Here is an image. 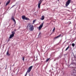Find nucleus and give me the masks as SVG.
Returning a JSON list of instances; mask_svg holds the SVG:
<instances>
[{
    "label": "nucleus",
    "mask_w": 76,
    "mask_h": 76,
    "mask_svg": "<svg viewBox=\"0 0 76 76\" xmlns=\"http://www.w3.org/2000/svg\"><path fill=\"white\" fill-rule=\"evenodd\" d=\"M16 31V29H14V31Z\"/></svg>",
    "instance_id": "393cba45"
},
{
    "label": "nucleus",
    "mask_w": 76,
    "mask_h": 76,
    "mask_svg": "<svg viewBox=\"0 0 76 76\" xmlns=\"http://www.w3.org/2000/svg\"><path fill=\"white\" fill-rule=\"evenodd\" d=\"M10 0H9L7 1V3L6 4L5 6H7V5L9 4V3H10Z\"/></svg>",
    "instance_id": "0eeeda50"
},
{
    "label": "nucleus",
    "mask_w": 76,
    "mask_h": 76,
    "mask_svg": "<svg viewBox=\"0 0 76 76\" xmlns=\"http://www.w3.org/2000/svg\"><path fill=\"white\" fill-rule=\"evenodd\" d=\"M75 44L74 43H72V47H75Z\"/></svg>",
    "instance_id": "a211bd4d"
},
{
    "label": "nucleus",
    "mask_w": 76,
    "mask_h": 76,
    "mask_svg": "<svg viewBox=\"0 0 76 76\" xmlns=\"http://www.w3.org/2000/svg\"><path fill=\"white\" fill-rule=\"evenodd\" d=\"M69 45L68 47H67V48L66 49L65 51H66L67 50H68V49L69 48Z\"/></svg>",
    "instance_id": "4468645a"
},
{
    "label": "nucleus",
    "mask_w": 76,
    "mask_h": 76,
    "mask_svg": "<svg viewBox=\"0 0 76 76\" xmlns=\"http://www.w3.org/2000/svg\"><path fill=\"white\" fill-rule=\"evenodd\" d=\"M6 55H7V56H10V54H9V50H8L7 51L6 53Z\"/></svg>",
    "instance_id": "1a4fd4ad"
},
{
    "label": "nucleus",
    "mask_w": 76,
    "mask_h": 76,
    "mask_svg": "<svg viewBox=\"0 0 76 76\" xmlns=\"http://www.w3.org/2000/svg\"><path fill=\"white\" fill-rule=\"evenodd\" d=\"M35 21H36V20H34L33 21V23H35Z\"/></svg>",
    "instance_id": "f3484780"
},
{
    "label": "nucleus",
    "mask_w": 76,
    "mask_h": 76,
    "mask_svg": "<svg viewBox=\"0 0 76 76\" xmlns=\"http://www.w3.org/2000/svg\"><path fill=\"white\" fill-rule=\"evenodd\" d=\"M41 33L40 32L39 33V35H41Z\"/></svg>",
    "instance_id": "b1692460"
},
{
    "label": "nucleus",
    "mask_w": 76,
    "mask_h": 76,
    "mask_svg": "<svg viewBox=\"0 0 76 76\" xmlns=\"http://www.w3.org/2000/svg\"><path fill=\"white\" fill-rule=\"evenodd\" d=\"M70 1H71V0H68L66 1V6H67L68 5H69V4L70 3Z\"/></svg>",
    "instance_id": "20e7f679"
},
{
    "label": "nucleus",
    "mask_w": 76,
    "mask_h": 76,
    "mask_svg": "<svg viewBox=\"0 0 76 76\" xmlns=\"http://www.w3.org/2000/svg\"><path fill=\"white\" fill-rule=\"evenodd\" d=\"M16 6V5H13V6L11 7V9L12 8V7H14V6Z\"/></svg>",
    "instance_id": "4be33fe9"
},
{
    "label": "nucleus",
    "mask_w": 76,
    "mask_h": 76,
    "mask_svg": "<svg viewBox=\"0 0 76 76\" xmlns=\"http://www.w3.org/2000/svg\"><path fill=\"white\" fill-rule=\"evenodd\" d=\"M50 58H47V60H46V61L47 62L49 60H50Z\"/></svg>",
    "instance_id": "dca6fc26"
},
{
    "label": "nucleus",
    "mask_w": 76,
    "mask_h": 76,
    "mask_svg": "<svg viewBox=\"0 0 76 76\" xmlns=\"http://www.w3.org/2000/svg\"><path fill=\"white\" fill-rule=\"evenodd\" d=\"M22 60H23V61H24V60H25V57H23Z\"/></svg>",
    "instance_id": "6ab92c4d"
},
{
    "label": "nucleus",
    "mask_w": 76,
    "mask_h": 76,
    "mask_svg": "<svg viewBox=\"0 0 76 76\" xmlns=\"http://www.w3.org/2000/svg\"><path fill=\"white\" fill-rule=\"evenodd\" d=\"M43 25H44V22H43V23H42L39 27V30H41V28H42V26H43Z\"/></svg>",
    "instance_id": "39448f33"
},
{
    "label": "nucleus",
    "mask_w": 76,
    "mask_h": 76,
    "mask_svg": "<svg viewBox=\"0 0 76 76\" xmlns=\"http://www.w3.org/2000/svg\"><path fill=\"white\" fill-rule=\"evenodd\" d=\"M1 4V3H0V4Z\"/></svg>",
    "instance_id": "cd10ccee"
},
{
    "label": "nucleus",
    "mask_w": 76,
    "mask_h": 76,
    "mask_svg": "<svg viewBox=\"0 0 76 76\" xmlns=\"http://www.w3.org/2000/svg\"><path fill=\"white\" fill-rule=\"evenodd\" d=\"M28 28L29 30L30 31H33L34 29V27L32 24L31 23L28 24L27 26V28Z\"/></svg>",
    "instance_id": "f257e3e1"
},
{
    "label": "nucleus",
    "mask_w": 76,
    "mask_h": 76,
    "mask_svg": "<svg viewBox=\"0 0 76 76\" xmlns=\"http://www.w3.org/2000/svg\"><path fill=\"white\" fill-rule=\"evenodd\" d=\"M14 37V35H13V34H11L10 36V37H9V38L11 39L12 37Z\"/></svg>",
    "instance_id": "9b49d317"
},
{
    "label": "nucleus",
    "mask_w": 76,
    "mask_h": 76,
    "mask_svg": "<svg viewBox=\"0 0 76 76\" xmlns=\"http://www.w3.org/2000/svg\"><path fill=\"white\" fill-rule=\"evenodd\" d=\"M26 18V17L25 16H22V19H23V20H25V19Z\"/></svg>",
    "instance_id": "9d476101"
},
{
    "label": "nucleus",
    "mask_w": 76,
    "mask_h": 76,
    "mask_svg": "<svg viewBox=\"0 0 76 76\" xmlns=\"http://www.w3.org/2000/svg\"><path fill=\"white\" fill-rule=\"evenodd\" d=\"M25 20H29V19L28 18H27L26 17V18L25 19Z\"/></svg>",
    "instance_id": "2eb2a0df"
},
{
    "label": "nucleus",
    "mask_w": 76,
    "mask_h": 76,
    "mask_svg": "<svg viewBox=\"0 0 76 76\" xmlns=\"http://www.w3.org/2000/svg\"><path fill=\"white\" fill-rule=\"evenodd\" d=\"M11 19L15 23V25H16V20L14 19V17L12 16L11 18Z\"/></svg>",
    "instance_id": "423d86ee"
},
{
    "label": "nucleus",
    "mask_w": 76,
    "mask_h": 76,
    "mask_svg": "<svg viewBox=\"0 0 76 76\" xmlns=\"http://www.w3.org/2000/svg\"><path fill=\"white\" fill-rule=\"evenodd\" d=\"M12 34H13V35H15V32L14 31H12Z\"/></svg>",
    "instance_id": "ddd939ff"
},
{
    "label": "nucleus",
    "mask_w": 76,
    "mask_h": 76,
    "mask_svg": "<svg viewBox=\"0 0 76 76\" xmlns=\"http://www.w3.org/2000/svg\"><path fill=\"white\" fill-rule=\"evenodd\" d=\"M15 66V64H14V65H12V66Z\"/></svg>",
    "instance_id": "a878e982"
},
{
    "label": "nucleus",
    "mask_w": 76,
    "mask_h": 76,
    "mask_svg": "<svg viewBox=\"0 0 76 76\" xmlns=\"http://www.w3.org/2000/svg\"><path fill=\"white\" fill-rule=\"evenodd\" d=\"M55 27H54L53 29V31H55Z\"/></svg>",
    "instance_id": "412c9836"
},
{
    "label": "nucleus",
    "mask_w": 76,
    "mask_h": 76,
    "mask_svg": "<svg viewBox=\"0 0 76 76\" xmlns=\"http://www.w3.org/2000/svg\"><path fill=\"white\" fill-rule=\"evenodd\" d=\"M10 38H9V39H8V42H9V41H10Z\"/></svg>",
    "instance_id": "5701e85b"
},
{
    "label": "nucleus",
    "mask_w": 76,
    "mask_h": 76,
    "mask_svg": "<svg viewBox=\"0 0 76 76\" xmlns=\"http://www.w3.org/2000/svg\"><path fill=\"white\" fill-rule=\"evenodd\" d=\"M58 1H59V0H58Z\"/></svg>",
    "instance_id": "bb28decb"
},
{
    "label": "nucleus",
    "mask_w": 76,
    "mask_h": 76,
    "mask_svg": "<svg viewBox=\"0 0 76 76\" xmlns=\"http://www.w3.org/2000/svg\"><path fill=\"white\" fill-rule=\"evenodd\" d=\"M28 72H27H27H26L25 76H26V75H27L28 74Z\"/></svg>",
    "instance_id": "aec40b11"
},
{
    "label": "nucleus",
    "mask_w": 76,
    "mask_h": 76,
    "mask_svg": "<svg viewBox=\"0 0 76 76\" xmlns=\"http://www.w3.org/2000/svg\"><path fill=\"white\" fill-rule=\"evenodd\" d=\"M33 66H31L29 67L28 68V70L27 71V72L28 73H29L31 71V70H32V69Z\"/></svg>",
    "instance_id": "7ed1b4c3"
},
{
    "label": "nucleus",
    "mask_w": 76,
    "mask_h": 76,
    "mask_svg": "<svg viewBox=\"0 0 76 76\" xmlns=\"http://www.w3.org/2000/svg\"><path fill=\"white\" fill-rule=\"evenodd\" d=\"M42 0H39V2L38 4V8L39 9L40 8V7L41 6V4L42 3Z\"/></svg>",
    "instance_id": "f03ea898"
},
{
    "label": "nucleus",
    "mask_w": 76,
    "mask_h": 76,
    "mask_svg": "<svg viewBox=\"0 0 76 76\" xmlns=\"http://www.w3.org/2000/svg\"><path fill=\"white\" fill-rule=\"evenodd\" d=\"M61 34H60L57 37H55L54 39H53V40H55L56 39V38H59V37H60V36H61Z\"/></svg>",
    "instance_id": "6e6552de"
},
{
    "label": "nucleus",
    "mask_w": 76,
    "mask_h": 76,
    "mask_svg": "<svg viewBox=\"0 0 76 76\" xmlns=\"http://www.w3.org/2000/svg\"><path fill=\"white\" fill-rule=\"evenodd\" d=\"M45 18V17H44V16H42V18L41 19V20H44V19Z\"/></svg>",
    "instance_id": "f8f14e48"
}]
</instances>
